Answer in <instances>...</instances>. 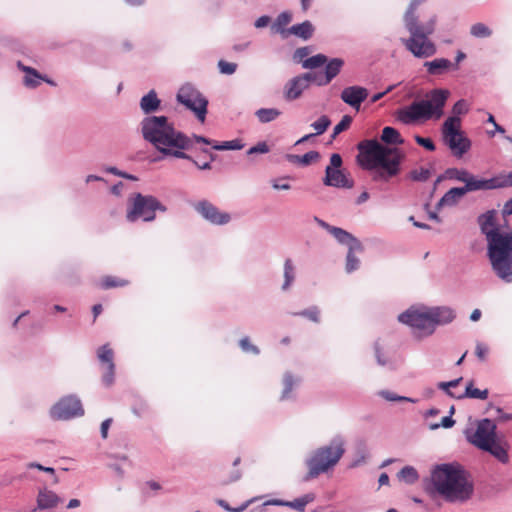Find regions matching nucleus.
Returning a JSON list of instances; mask_svg holds the SVG:
<instances>
[{
	"instance_id": "f257e3e1",
	"label": "nucleus",
	"mask_w": 512,
	"mask_h": 512,
	"mask_svg": "<svg viewBox=\"0 0 512 512\" xmlns=\"http://www.w3.org/2000/svg\"><path fill=\"white\" fill-rule=\"evenodd\" d=\"M143 138L164 157L191 159L185 151L193 146L192 139L175 129L165 116H149L142 120Z\"/></svg>"
},
{
	"instance_id": "f03ea898",
	"label": "nucleus",
	"mask_w": 512,
	"mask_h": 512,
	"mask_svg": "<svg viewBox=\"0 0 512 512\" xmlns=\"http://www.w3.org/2000/svg\"><path fill=\"white\" fill-rule=\"evenodd\" d=\"M481 231L488 242V256L495 274L504 282L512 283V230L500 232L496 211L490 210L479 217Z\"/></svg>"
},
{
	"instance_id": "7ed1b4c3",
	"label": "nucleus",
	"mask_w": 512,
	"mask_h": 512,
	"mask_svg": "<svg viewBox=\"0 0 512 512\" xmlns=\"http://www.w3.org/2000/svg\"><path fill=\"white\" fill-rule=\"evenodd\" d=\"M426 490L440 495L447 502L463 503L472 497L474 484L460 464L444 463L434 467Z\"/></svg>"
},
{
	"instance_id": "20e7f679",
	"label": "nucleus",
	"mask_w": 512,
	"mask_h": 512,
	"mask_svg": "<svg viewBox=\"0 0 512 512\" xmlns=\"http://www.w3.org/2000/svg\"><path fill=\"white\" fill-rule=\"evenodd\" d=\"M357 148L359 165L366 170H377L375 179L389 181L400 173L405 158L400 149L384 146L375 139L363 140Z\"/></svg>"
},
{
	"instance_id": "39448f33",
	"label": "nucleus",
	"mask_w": 512,
	"mask_h": 512,
	"mask_svg": "<svg viewBox=\"0 0 512 512\" xmlns=\"http://www.w3.org/2000/svg\"><path fill=\"white\" fill-rule=\"evenodd\" d=\"M424 1H411L404 15V24L410 37L401 39L405 48L417 58L431 57L437 51L435 43L429 38L435 30L436 16L433 15L427 21L421 22L416 15L417 7Z\"/></svg>"
},
{
	"instance_id": "423d86ee",
	"label": "nucleus",
	"mask_w": 512,
	"mask_h": 512,
	"mask_svg": "<svg viewBox=\"0 0 512 512\" xmlns=\"http://www.w3.org/2000/svg\"><path fill=\"white\" fill-rule=\"evenodd\" d=\"M426 99L414 101L409 106L397 111V118L404 124L415 123L419 120L440 119L443 108L449 97V91L445 89H433Z\"/></svg>"
},
{
	"instance_id": "0eeeda50",
	"label": "nucleus",
	"mask_w": 512,
	"mask_h": 512,
	"mask_svg": "<svg viewBox=\"0 0 512 512\" xmlns=\"http://www.w3.org/2000/svg\"><path fill=\"white\" fill-rule=\"evenodd\" d=\"M344 453L345 441L339 435L333 437L327 445L315 449L305 460L308 472L304 476V481H309L328 472L339 462Z\"/></svg>"
},
{
	"instance_id": "6e6552de",
	"label": "nucleus",
	"mask_w": 512,
	"mask_h": 512,
	"mask_svg": "<svg viewBox=\"0 0 512 512\" xmlns=\"http://www.w3.org/2000/svg\"><path fill=\"white\" fill-rule=\"evenodd\" d=\"M157 210L165 212L166 207L156 197L135 193L128 198L126 219L135 222L141 218L151 222L155 219Z\"/></svg>"
},
{
	"instance_id": "1a4fd4ad",
	"label": "nucleus",
	"mask_w": 512,
	"mask_h": 512,
	"mask_svg": "<svg viewBox=\"0 0 512 512\" xmlns=\"http://www.w3.org/2000/svg\"><path fill=\"white\" fill-rule=\"evenodd\" d=\"M442 137L452 154L461 158L471 148V141L461 131L460 117H448L442 125Z\"/></svg>"
},
{
	"instance_id": "9d476101",
	"label": "nucleus",
	"mask_w": 512,
	"mask_h": 512,
	"mask_svg": "<svg viewBox=\"0 0 512 512\" xmlns=\"http://www.w3.org/2000/svg\"><path fill=\"white\" fill-rule=\"evenodd\" d=\"M454 310L449 307H427L413 305L398 316V320H453Z\"/></svg>"
},
{
	"instance_id": "9b49d317",
	"label": "nucleus",
	"mask_w": 512,
	"mask_h": 512,
	"mask_svg": "<svg viewBox=\"0 0 512 512\" xmlns=\"http://www.w3.org/2000/svg\"><path fill=\"white\" fill-rule=\"evenodd\" d=\"M85 411L80 398L70 394L60 398L50 409V417L57 421H67L82 417Z\"/></svg>"
},
{
	"instance_id": "f8f14e48",
	"label": "nucleus",
	"mask_w": 512,
	"mask_h": 512,
	"mask_svg": "<svg viewBox=\"0 0 512 512\" xmlns=\"http://www.w3.org/2000/svg\"><path fill=\"white\" fill-rule=\"evenodd\" d=\"M177 100L193 111L200 122H204L207 113V99L191 85H184L177 94Z\"/></svg>"
},
{
	"instance_id": "ddd939ff",
	"label": "nucleus",
	"mask_w": 512,
	"mask_h": 512,
	"mask_svg": "<svg viewBox=\"0 0 512 512\" xmlns=\"http://www.w3.org/2000/svg\"><path fill=\"white\" fill-rule=\"evenodd\" d=\"M497 426L493 420L484 418L478 421L475 432L467 435V440L478 449L489 448V443L497 440Z\"/></svg>"
},
{
	"instance_id": "4468645a",
	"label": "nucleus",
	"mask_w": 512,
	"mask_h": 512,
	"mask_svg": "<svg viewBox=\"0 0 512 512\" xmlns=\"http://www.w3.org/2000/svg\"><path fill=\"white\" fill-rule=\"evenodd\" d=\"M97 358L102 365L106 366L102 375V382L106 387H109L114 383L115 377L114 352L108 344L102 345L97 350Z\"/></svg>"
},
{
	"instance_id": "2eb2a0df",
	"label": "nucleus",
	"mask_w": 512,
	"mask_h": 512,
	"mask_svg": "<svg viewBox=\"0 0 512 512\" xmlns=\"http://www.w3.org/2000/svg\"><path fill=\"white\" fill-rule=\"evenodd\" d=\"M195 209L203 218L215 225L227 224L231 219L228 213L221 212L215 205L206 200L198 202Z\"/></svg>"
},
{
	"instance_id": "dca6fc26",
	"label": "nucleus",
	"mask_w": 512,
	"mask_h": 512,
	"mask_svg": "<svg viewBox=\"0 0 512 512\" xmlns=\"http://www.w3.org/2000/svg\"><path fill=\"white\" fill-rule=\"evenodd\" d=\"M61 503H63V498H61L53 490H50L47 487H39L36 496V507L32 510V512L37 510L52 511L56 509Z\"/></svg>"
},
{
	"instance_id": "f3484780",
	"label": "nucleus",
	"mask_w": 512,
	"mask_h": 512,
	"mask_svg": "<svg viewBox=\"0 0 512 512\" xmlns=\"http://www.w3.org/2000/svg\"><path fill=\"white\" fill-rule=\"evenodd\" d=\"M369 92L362 86H349L342 90L341 100L354 108L356 111L360 110L361 103L368 97Z\"/></svg>"
},
{
	"instance_id": "a211bd4d",
	"label": "nucleus",
	"mask_w": 512,
	"mask_h": 512,
	"mask_svg": "<svg viewBox=\"0 0 512 512\" xmlns=\"http://www.w3.org/2000/svg\"><path fill=\"white\" fill-rule=\"evenodd\" d=\"M323 182L327 186L337 188H351L353 186V182L340 169H333L332 167H326Z\"/></svg>"
},
{
	"instance_id": "6ab92c4d",
	"label": "nucleus",
	"mask_w": 512,
	"mask_h": 512,
	"mask_svg": "<svg viewBox=\"0 0 512 512\" xmlns=\"http://www.w3.org/2000/svg\"><path fill=\"white\" fill-rule=\"evenodd\" d=\"M308 87L307 78L304 77V75L297 76L286 84L284 89L285 98L289 101L295 100L299 98L302 92Z\"/></svg>"
},
{
	"instance_id": "aec40b11",
	"label": "nucleus",
	"mask_w": 512,
	"mask_h": 512,
	"mask_svg": "<svg viewBox=\"0 0 512 512\" xmlns=\"http://www.w3.org/2000/svg\"><path fill=\"white\" fill-rule=\"evenodd\" d=\"M424 67L427 73L432 76L443 75L450 70H457V65H454L450 60L446 58H436L432 61H426Z\"/></svg>"
},
{
	"instance_id": "412c9836",
	"label": "nucleus",
	"mask_w": 512,
	"mask_h": 512,
	"mask_svg": "<svg viewBox=\"0 0 512 512\" xmlns=\"http://www.w3.org/2000/svg\"><path fill=\"white\" fill-rule=\"evenodd\" d=\"M327 230L341 243L348 246V249L363 250L361 242L349 232L342 228L327 225Z\"/></svg>"
},
{
	"instance_id": "4be33fe9",
	"label": "nucleus",
	"mask_w": 512,
	"mask_h": 512,
	"mask_svg": "<svg viewBox=\"0 0 512 512\" xmlns=\"http://www.w3.org/2000/svg\"><path fill=\"white\" fill-rule=\"evenodd\" d=\"M410 327L411 334L417 338L422 339L427 336L432 335L437 325L442 324L443 322H403Z\"/></svg>"
},
{
	"instance_id": "5701e85b",
	"label": "nucleus",
	"mask_w": 512,
	"mask_h": 512,
	"mask_svg": "<svg viewBox=\"0 0 512 512\" xmlns=\"http://www.w3.org/2000/svg\"><path fill=\"white\" fill-rule=\"evenodd\" d=\"M481 450L490 453L493 457H495L499 462L503 464L509 462L508 444L505 441H502L499 437L497 438V440H494L489 443V448Z\"/></svg>"
},
{
	"instance_id": "b1692460",
	"label": "nucleus",
	"mask_w": 512,
	"mask_h": 512,
	"mask_svg": "<svg viewBox=\"0 0 512 512\" xmlns=\"http://www.w3.org/2000/svg\"><path fill=\"white\" fill-rule=\"evenodd\" d=\"M291 20L292 14L290 12L285 11L280 13L271 27L272 31L280 34L284 39L288 38L289 28H286V26L291 22Z\"/></svg>"
},
{
	"instance_id": "393cba45",
	"label": "nucleus",
	"mask_w": 512,
	"mask_h": 512,
	"mask_svg": "<svg viewBox=\"0 0 512 512\" xmlns=\"http://www.w3.org/2000/svg\"><path fill=\"white\" fill-rule=\"evenodd\" d=\"M314 27L310 21H304L300 24L293 25L289 28V36L295 35L299 38L307 40L312 37Z\"/></svg>"
},
{
	"instance_id": "a878e982",
	"label": "nucleus",
	"mask_w": 512,
	"mask_h": 512,
	"mask_svg": "<svg viewBox=\"0 0 512 512\" xmlns=\"http://www.w3.org/2000/svg\"><path fill=\"white\" fill-rule=\"evenodd\" d=\"M160 106V100L154 90L142 97L140 107L144 113L149 114L156 111Z\"/></svg>"
},
{
	"instance_id": "bb28decb",
	"label": "nucleus",
	"mask_w": 512,
	"mask_h": 512,
	"mask_svg": "<svg viewBox=\"0 0 512 512\" xmlns=\"http://www.w3.org/2000/svg\"><path fill=\"white\" fill-rule=\"evenodd\" d=\"M375 357L377 364L386 367L390 370H394L397 367V361L391 356H386L380 349L379 342L376 341L374 344Z\"/></svg>"
},
{
	"instance_id": "cd10ccee",
	"label": "nucleus",
	"mask_w": 512,
	"mask_h": 512,
	"mask_svg": "<svg viewBox=\"0 0 512 512\" xmlns=\"http://www.w3.org/2000/svg\"><path fill=\"white\" fill-rule=\"evenodd\" d=\"M488 180V190L512 186V173H502Z\"/></svg>"
},
{
	"instance_id": "c85d7f7f",
	"label": "nucleus",
	"mask_w": 512,
	"mask_h": 512,
	"mask_svg": "<svg viewBox=\"0 0 512 512\" xmlns=\"http://www.w3.org/2000/svg\"><path fill=\"white\" fill-rule=\"evenodd\" d=\"M381 140L390 145H397V144H403L404 140L401 137L398 130H396L393 127L387 126L384 127L381 134Z\"/></svg>"
},
{
	"instance_id": "c756f323",
	"label": "nucleus",
	"mask_w": 512,
	"mask_h": 512,
	"mask_svg": "<svg viewBox=\"0 0 512 512\" xmlns=\"http://www.w3.org/2000/svg\"><path fill=\"white\" fill-rule=\"evenodd\" d=\"M128 284L129 281L127 279L113 275H107L102 277L99 283L100 287L103 289L119 288L124 287Z\"/></svg>"
},
{
	"instance_id": "7c9ffc66",
	"label": "nucleus",
	"mask_w": 512,
	"mask_h": 512,
	"mask_svg": "<svg viewBox=\"0 0 512 512\" xmlns=\"http://www.w3.org/2000/svg\"><path fill=\"white\" fill-rule=\"evenodd\" d=\"M465 195L461 187L451 188L441 198L439 205H455Z\"/></svg>"
},
{
	"instance_id": "2f4dec72",
	"label": "nucleus",
	"mask_w": 512,
	"mask_h": 512,
	"mask_svg": "<svg viewBox=\"0 0 512 512\" xmlns=\"http://www.w3.org/2000/svg\"><path fill=\"white\" fill-rule=\"evenodd\" d=\"M461 188L463 189L465 194L470 191L488 190V180L477 179L472 174H470L465 186Z\"/></svg>"
},
{
	"instance_id": "473e14b6",
	"label": "nucleus",
	"mask_w": 512,
	"mask_h": 512,
	"mask_svg": "<svg viewBox=\"0 0 512 512\" xmlns=\"http://www.w3.org/2000/svg\"><path fill=\"white\" fill-rule=\"evenodd\" d=\"M488 390L487 389H484V390H480L478 388H475L473 386V383L472 382H469L466 386V389H465V392L464 394L458 396L457 398L458 399H462V398H472V399H481V400H485L488 398Z\"/></svg>"
},
{
	"instance_id": "72a5a7b5",
	"label": "nucleus",
	"mask_w": 512,
	"mask_h": 512,
	"mask_svg": "<svg viewBox=\"0 0 512 512\" xmlns=\"http://www.w3.org/2000/svg\"><path fill=\"white\" fill-rule=\"evenodd\" d=\"M255 115L261 123H269L277 119L281 115V111L276 108H261L256 111Z\"/></svg>"
},
{
	"instance_id": "f704fd0d",
	"label": "nucleus",
	"mask_w": 512,
	"mask_h": 512,
	"mask_svg": "<svg viewBox=\"0 0 512 512\" xmlns=\"http://www.w3.org/2000/svg\"><path fill=\"white\" fill-rule=\"evenodd\" d=\"M399 480L407 484H414L419 479L417 470L412 466L403 467L397 474Z\"/></svg>"
},
{
	"instance_id": "c9c22d12",
	"label": "nucleus",
	"mask_w": 512,
	"mask_h": 512,
	"mask_svg": "<svg viewBox=\"0 0 512 512\" xmlns=\"http://www.w3.org/2000/svg\"><path fill=\"white\" fill-rule=\"evenodd\" d=\"M300 382V379L294 378V376L290 372H286L283 377V391L281 394V400L289 399L290 393L292 392L293 387Z\"/></svg>"
},
{
	"instance_id": "e433bc0d",
	"label": "nucleus",
	"mask_w": 512,
	"mask_h": 512,
	"mask_svg": "<svg viewBox=\"0 0 512 512\" xmlns=\"http://www.w3.org/2000/svg\"><path fill=\"white\" fill-rule=\"evenodd\" d=\"M343 66V61L339 58H334L325 67V81H331L334 77H336L341 68Z\"/></svg>"
},
{
	"instance_id": "4c0bfd02",
	"label": "nucleus",
	"mask_w": 512,
	"mask_h": 512,
	"mask_svg": "<svg viewBox=\"0 0 512 512\" xmlns=\"http://www.w3.org/2000/svg\"><path fill=\"white\" fill-rule=\"evenodd\" d=\"M378 395L380 397H382L383 399H385L386 401H390V402H394V401L409 402V403H417L418 402L417 399L407 397V396H400V395H397L396 393L389 391V390H380L378 392Z\"/></svg>"
},
{
	"instance_id": "58836bf2",
	"label": "nucleus",
	"mask_w": 512,
	"mask_h": 512,
	"mask_svg": "<svg viewBox=\"0 0 512 512\" xmlns=\"http://www.w3.org/2000/svg\"><path fill=\"white\" fill-rule=\"evenodd\" d=\"M362 251L363 250H358V249H353V250L348 249V253L346 256V266H345L346 271L348 273H351L359 268L360 260L357 258L356 253H362Z\"/></svg>"
},
{
	"instance_id": "ea45409f",
	"label": "nucleus",
	"mask_w": 512,
	"mask_h": 512,
	"mask_svg": "<svg viewBox=\"0 0 512 512\" xmlns=\"http://www.w3.org/2000/svg\"><path fill=\"white\" fill-rule=\"evenodd\" d=\"M470 33L476 38H487L491 36L492 30L483 23H476L471 26Z\"/></svg>"
},
{
	"instance_id": "a19ab883",
	"label": "nucleus",
	"mask_w": 512,
	"mask_h": 512,
	"mask_svg": "<svg viewBox=\"0 0 512 512\" xmlns=\"http://www.w3.org/2000/svg\"><path fill=\"white\" fill-rule=\"evenodd\" d=\"M284 278L285 281L282 288L286 290L295 278L294 266L290 259H287L284 263Z\"/></svg>"
},
{
	"instance_id": "79ce46f5",
	"label": "nucleus",
	"mask_w": 512,
	"mask_h": 512,
	"mask_svg": "<svg viewBox=\"0 0 512 512\" xmlns=\"http://www.w3.org/2000/svg\"><path fill=\"white\" fill-rule=\"evenodd\" d=\"M327 61V57L323 54H317L306 59L303 62V67L307 69H314L324 65Z\"/></svg>"
},
{
	"instance_id": "37998d69",
	"label": "nucleus",
	"mask_w": 512,
	"mask_h": 512,
	"mask_svg": "<svg viewBox=\"0 0 512 512\" xmlns=\"http://www.w3.org/2000/svg\"><path fill=\"white\" fill-rule=\"evenodd\" d=\"M303 75H304V77L307 78L308 86L312 82L316 83L319 86L327 85L328 83H330V81H325V79H326L325 72L324 73H322V72H309V73H305Z\"/></svg>"
},
{
	"instance_id": "c03bdc74",
	"label": "nucleus",
	"mask_w": 512,
	"mask_h": 512,
	"mask_svg": "<svg viewBox=\"0 0 512 512\" xmlns=\"http://www.w3.org/2000/svg\"><path fill=\"white\" fill-rule=\"evenodd\" d=\"M410 179L413 181L424 182L431 177V171L428 168L420 167L409 173Z\"/></svg>"
},
{
	"instance_id": "a18cd8bd",
	"label": "nucleus",
	"mask_w": 512,
	"mask_h": 512,
	"mask_svg": "<svg viewBox=\"0 0 512 512\" xmlns=\"http://www.w3.org/2000/svg\"><path fill=\"white\" fill-rule=\"evenodd\" d=\"M244 147L241 140L235 139L231 141H225L221 144H214L213 149L215 150H240Z\"/></svg>"
},
{
	"instance_id": "49530a36",
	"label": "nucleus",
	"mask_w": 512,
	"mask_h": 512,
	"mask_svg": "<svg viewBox=\"0 0 512 512\" xmlns=\"http://www.w3.org/2000/svg\"><path fill=\"white\" fill-rule=\"evenodd\" d=\"M291 157L297 160L301 165H309L313 162H316L319 159L320 154L317 151H309L302 156Z\"/></svg>"
},
{
	"instance_id": "de8ad7c7",
	"label": "nucleus",
	"mask_w": 512,
	"mask_h": 512,
	"mask_svg": "<svg viewBox=\"0 0 512 512\" xmlns=\"http://www.w3.org/2000/svg\"><path fill=\"white\" fill-rule=\"evenodd\" d=\"M330 124H331L330 119L326 115H323L317 121L312 123L311 126L316 131L315 135H321L328 129Z\"/></svg>"
},
{
	"instance_id": "09e8293b",
	"label": "nucleus",
	"mask_w": 512,
	"mask_h": 512,
	"mask_svg": "<svg viewBox=\"0 0 512 512\" xmlns=\"http://www.w3.org/2000/svg\"><path fill=\"white\" fill-rule=\"evenodd\" d=\"M273 504L287 506V507H290V508L295 509L300 512H304V510H305V506L300 497L296 498L292 501L274 500Z\"/></svg>"
},
{
	"instance_id": "8fccbe9b",
	"label": "nucleus",
	"mask_w": 512,
	"mask_h": 512,
	"mask_svg": "<svg viewBox=\"0 0 512 512\" xmlns=\"http://www.w3.org/2000/svg\"><path fill=\"white\" fill-rule=\"evenodd\" d=\"M447 175L451 179H456L466 184L467 180L469 179L470 173L465 169L452 168L447 170Z\"/></svg>"
},
{
	"instance_id": "3c124183",
	"label": "nucleus",
	"mask_w": 512,
	"mask_h": 512,
	"mask_svg": "<svg viewBox=\"0 0 512 512\" xmlns=\"http://www.w3.org/2000/svg\"><path fill=\"white\" fill-rule=\"evenodd\" d=\"M461 381H462V377L448 381V382H439L437 384V387L440 390L444 391L448 396L455 397V395L451 391V388L457 387Z\"/></svg>"
},
{
	"instance_id": "603ef678",
	"label": "nucleus",
	"mask_w": 512,
	"mask_h": 512,
	"mask_svg": "<svg viewBox=\"0 0 512 512\" xmlns=\"http://www.w3.org/2000/svg\"><path fill=\"white\" fill-rule=\"evenodd\" d=\"M352 123V117L349 115H345L342 117L341 121L334 127L332 137H336L341 132L347 130Z\"/></svg>"
},
{
	"instance_id": "864d4df0",
	"label": "nucleus",
	"mask_w": 512,
	"mask_h": 512,
	"mask_svg": "<svg viewBox=\"0 0 512 512\" xmlns=\"http://www.w3.org/2000/svg\"><path fill=\"white\" fill-rule=\"evenodd\" d=\"M204 153H207L209 154V160L208 161H197V160H194L192 157L191 159H188L189 161H191L198 169L200 170H210L211 169V162L214 161V158L215 156L210 153L207 149H203L202 150Z\"/></svg>"
},
{
	"instance_id": "5fc2aeb1",
	"label": "nucleus",
	"mask_w": 512,
	"mask_h": 512,
	"mask_svg": "<svg viewBox=\"0 0 512 512\" xmlns=\"http://www.w3.org/2000/svg\"><path fill=\"white\" fill-rule=\"evenodd\" d=\"M239 345L241 347V349L246 352V353H252L254 355H258L259 354V349L257 346L253 345L251 342H250V339L248 337H244L242 338L240 341H239Z\"/></svg>"
},
{
	"instance_id": "6e6d98bb",
	"label": "nucleus",
	"mask_w": 512,
	"mask_h": 512,
	"mask_svg": "<svg viewBox=\"0 0 512 512\" xmlns=\"http://www.w3.org/2000/svg\"><path fill=\"white\" fill-rule=\"evenodd\" d=\"M218 68L222 74L231 75L236 71L237 64L220 60L218 62Z\"/></svg>"
},
{
	"instance_id": "4d7b16f0",
	"label": "nucleus",
	"mask_w": 512,
	"mask_h": 512,
	"mask_svg": "<svg viewBox=\"0 0 512 512\" xmlns=\"http://www.w3.org/2000/svg\"><path fill=\"white\" fill-rule=\"evenodd\" d=\"M216 503L217 505H219L220 507H222L224 510L226 511H229V512H242L244 511L248 505H249V502H245L243 503L242 505H240L239 507H236V508H233L231 507L225 500L223 499H217L216 500Z\"/></svg>"
},
{
	"instance_id": "13d9d810",
	"label": "nucleus",
	"mask_w": 512,
	"mask_h": 512,
	"mask_svg": "<svg viewBox=\"0 0 512 512\" xmlns=\"http://www.w3.org/2000/svg\"><path fill=\"white\" fill-rule=\"evenodd\" d=\"M454 424H455V420L451 416H445V417L442 418L440 423L430 424L429 428L431 430H436V429H438L440 427L448 429V428L453 427Z\"/></svg>"
},
{
	"instance_id": "bf43d9fd",
	"label": "nucleus",
	"mask_w": 512,
	"mask_h": 512,
	"mask_svg": "<svg viewBox=\"0 0 512 512\" xmlns=\"http://www.w3.org/2000/svg\"><path fill=\"white\" fill-rule=\"evenodd\" d=\"M415 142L427 149L428 151H434L436 149L434 142L430 138H424L419 135L414 136Z\"/></svg>"
},
{
	"instance_id": "052dcab7",
	"label": "nucleus",
	"mask_w": 512,
	"mask_h": 512,
	"mask_svg": "<svg viewBox=\"0 0 512 512\" xmlns=\"http://www.w3.org/2000/svg\"><path fill=\"white\" fill-rule=\"evenodd\" d=\"M297 316L306 318L307 320H317L320 316V312L317 307H311L296 314Z\"/></svg>"
},
{
	"instance_id": "680f3d73",
	"label": "nucleus",
	"mask_w": 512,
	"mask_h": 512,
	"mask_svg": "<svg viewBox=\"0 0 512 512\" xmlns=\"http://www.w3.org/2000/svg\"><path fill=\"white\" fill-rule=\"evenodd\" d=\"M452 112L454 114L453 117H459L460 115L466 114L468 112V106L465 100L457 101L452 108Z\"/></svg>"
},
{
	"instance_id": "e2e57ef3",
	"label": "nucleus",
	"mask_w": 512,
	"mask_h": 512,
	"mask_svg": "<svg viewBox=\"0 0 512 512\" xmlns=\"http://www.w3.org/2000/svg\"><path fill=\"white\" fill-rule=\"evenodd\" d=\"M19 67L21 68L22 71H24L25 73H28V74H32L35 78L43 80V81L47 82L50 85H53V86L55 85V83L52 80H49V79L45 78L44 76L40 75L38 73V71L36 69H34V68L28 67V66H24L22 64H19Z\"/></svg>"
},
{
	"instance_id": "0e129e2a",
	"label": "nucleus",
	"mask_w": 512,
	"mask_h": 512,
	"mask_svg": "<svg viewBox=\"0 0 512 512\" xmlns=\"http://www.w3.org/2000/svg\"><path fill=\"white\" fill-rule=\"evenodd\" d=\"M487 353H488V347L485 346L483 343L478 342L476 344V348H475V354L478 357V359L481 361H485Z\"/></svg>"
},
{
	"instance_id": "69168bd1",
	"label": "nucleus",
	"mask_w": 512,
	"mask_h": 512,
	"mask_svg": "<svg viewBox=\"0 0 512 512\" xmlns=\"http://www.w3.org/2000/svg\"><path fill=\"white\" fill-rule=\"evenodd\" d=\"M269 151V147L265 142H260L257 145L251 147L248 150V154H255V153H267Z\"/></svg>"
},
{
	"instance_id": "338daca9",
	"label": "nucleus",
	"mask_w": 512,
	"mask_h": 512,
	"mask_svg": "<svg viewBox=\"0 0 512 512\" xmlns=\"http://www.w3.org/2000/svg\"><path fill=\"white\" fill-rule=\"evenodd\" d=\"M242 477V472L240 469H235L229 475V479L222 482L223 485H228L230 483L236 482L240 480Z\"/></svg>"
},
{
	"instance_id": "774afa93",
	"label": "nucleus",
	"mask_w": 512,
	"mask_h": 512,
	"mask_svg": "<svg viewBox=\"0 0 512 512\" xmlns=\"http://www.w3.org/2000/svg\"><path fill=\"white\" fill-rule=\"evenodd\" d=\"M494 409H495V411H496V415H497V417H498V419H499L500 421H502V422H507V421L512 420V414H510V413H505V412L503 411V409H502V408H500V407H495Z\"/></svg>"
}]
</instances>
